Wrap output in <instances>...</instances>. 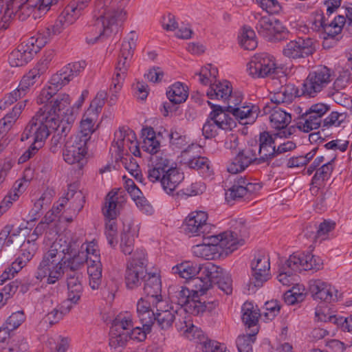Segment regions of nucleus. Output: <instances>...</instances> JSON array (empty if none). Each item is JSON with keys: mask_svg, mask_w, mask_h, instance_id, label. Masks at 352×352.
<instances>
[{"mask_svg": "<svg viewBox=\"0 0 352 352\" xmlns=\"http://www.w3.org/2000/svg\"><path fill=\"white\" fill-rule=\"evenodd\" d=\"M240 45L246 50H253L257 46L254 31L249 26H244L239 36Z\"/></svg>", "mask_w": 352, "mask_h": 352, "instance_id": "nucleus-48", "label": "nucleus"}, {"mask_svg": "<svg viewBox=\"0 0 352 352\" xmlns=\"http://www.w3.org/2000/svg\"><path fill=\"white\" fill-rule=\"evenodd\" d=\"M39 109L32 118L21 135L24 141L33 137L34 143L43 142L54 131L50 141V151L55 153L60 147L65 137L70 131L75 117L69 109L70 98L66 94H61Z\"/></svg>", "mask_w": 352, "mask_h": 352, "instance_id": "nucleus-1", "label": "nucleus"}, {"mask_svg": "<svg viewBox=\"0 0 352 352\" xmlns=\"http://www.w3.org/2000/svg\"><path fill=\"white\" fill-rule=\"evenodd\" d=\"M54 55L52 50L46 51L36 66L24 76V81L32 80L35 84L41 78V76L46 71L48 64L51 62Z\"/></svg>", "mask_w": 352, "mask_h": 352, "instance_id": "nucleus-33", "label": "nucleus"}, {"mask_svg": "<svg viewBox=\"0 0 352 352\" xmlns=\"http://www.w3.org/2000/svg\"><path fill=\"white\" fill-rule=\"evenodd\" d=\"M168 100L174 104L184 102L188 96V87L180 82H175L166 91Z\"/></svg>", "mask_w": 352, "mask_h": 352, "instance_id": "nucleus-37", "label": "nucleus"}, {"mask_svg": "<svg viewBox=\"0 0 352 352\" xmlns=\"http://www.w3.org/2000/svg\"><path fill=\"white\" fill-rule=\"evenodd\" d=\"M280 91L283 94L285 104L292 103L296 97L299 96L298 89L293 85L281 87Z\"/></svg>", "mask_w": 352, "mask_h": 352, "instance_id": "nucleus-63", "label": "nucleus"}, {"mask_svg": "<svg viewBox=\"0 0 352 352\" xmlns=\"http://www.w3.org/2000/svg\"><path fill=\"white\" fill-rule=\"evenodd\" d=\"M57 245L58 244L53 243L50 249L43 254L34 274L35 278L40 281L46 278V283L49 285L55 284L60 280L65 270L77 271L87 260L84 252L66 259L64 250L58 249Z\"/></svg>", "mask_w": 352, "mask_h": 352, "instance_id": "nucleus-3", "label": "nucleus"}, {"mask_svg": "<svg viewBox=\"0 0 352 352\" xmlns=\"http://www.w3.org/2000/svg\"><path fill=\"white\" fill-rule=\"evenodd\" d=\"M201 264L191 261H186L172 268L173 273L186 280H190L192 284V279L199 276Z\"/></svg>", "mask_w": 352, "mask_h": 352, "instance_id": "nucleus-31", "label": "nucleus"}, {"mask_svg": "<svg viewBox=\"0 0 352 352\" xmlns=\"http://www.w3.org/2000/svg\"><path fill=\"white\" fill-rule=\"evenodd\" d=\"M258 5L270 14H276L281 10V6L277 0H256Z\"/></svg>", "mask_w": 352, "mask_h": 352, "instance_id": "nucleus-55", "label": "nucleus"}, {"mask_svg": "<svg viewBox=\"0 0 352 352\" xmlns=\"http://www.w3.org/2000/svg\"><path fill=\"white\" fill-rule=\"evenodd\" d=\"M152 307L156 309L155 322L158 327L162 330H167L170 328L173 323L175 321L178 324H181L179 318H182L184 310L182 308L174 309V307L168 305L165 300L152 305ZM182 321V319H181Z\"/></svg>", "mask_w": 352, "mask_h": 352, "instance_id": "nucleus-14", "label": "nucleus"}, {"mask_svg": "<svg viewBox=\"0 0 352 352\" xmlns=\"http://www.w3.org/2000/svg\"><path fill=\"white\" fill-rule=\"evenodd\" d=\"M256 155V151L253 149L240 151L228 166V171L232 174H236L244 170L251 164L257 165Z\"/></svg>", "mask_w": 352, "mask_h": 352, "instance_id": "nucleus-24", "label": "nucleus"}, {"mask_svg": "<svg viewBox=\"0 0 352 352\" xmlns=\"http://www.w3.org/2000/svg\"><path fill=\"white\" fill-rule=\"evenodd\" d=\"M213 284L227 295L232 292V280L226 271L210 262L202 263L199 276L192 279V287L199 288L201 296H204Z\"/></svg>", "mask_w": 352, "mask_h": 352, "instance_id": "nucleus-4", "label": "nucleus"}, {"mask_svg": "<svg viewBox=\"0 0 352 352\" xmlns=\"http://www.w3.org/2000/svg\"><path fill=\"white\" fill-rule=\"evenodd\" d=\"M329 109V106L323 103L311 105L309 110L302 115V118H305V122H298V129L305 133L318 129L321 125V118Z\"/></svg>", "mask_w": 352, "mask_h": 352, "instance_id": "nucleus-18", "label": "nucleus"}, {"mask_svg": "<svg viewBox=\"0 0 352 352\" xmlns=\"http://www.w3.org/2000/svg\"><path fill=\"white\" fill-rule=\"evenodd\" d=\"M147 265L145 250L137 248L126 264L124 283L127 289L133 290L141 286L148 274Z\"/></svg>", "mask_w": 352, "mask_h": 352, "instance_id": "nucleus-7", "label": "nucleus"}, {"mask_svg": "<svg viewBox=\"0 0 352 352\" xmlns=\"http://www.w3.org/2000/svg\"><path fill=\"white\" fill-rule=\"evenodd\" d=\"M34 85V83L32 80L24 81L23 76L19 85L18 88L10 92L8 95H6L2 100H1L0 109H6L9 105H11L14 102H16L18 98L23 97L26 94L29 87Z\"/></svg>", "mask_w": 352, "mask_h": 352, "instance_id": "nucleus-34", "label": "nucleus"}, {"mask_svg": "<svg viewBox=\"0 0 352 352\" xmlns=\"http://www.w3.org/2000/svg\"><path fill=\"white\" fill-rule=\"evenodd\" d=\"M330 69L327 67H320L311 72L302 87V95L315 97L331 81Z\"/></svg>", "mask_w": 352, "mask_h": 352, "instance_id": "nucleus-10", "label": "nucleus"}, {"mask_svg": "<svg viewBox=\"0 0 352 352\" xmlns=\"http://www.w3.org/2000/svg\"><path fill=\"white\" fill-rule=\"evenodd\" d=\"M76 19V16H74L65 8L53 25H50L43 30L49 32V36L52 39L54 36L61 33L66 27L74 23Z\"/></svg>", "mask_w": 352, "mask_h": 352, "instance_id": "nucleus-30", "label": "nucleus"}, {"mask_svg": "<svg viewBox=\"0 0 352 352\" xmlns=\"http://www.w3.org/2000/svg\"><path fill=\"white\" fill-rule=\"evenodd\" d=\"M205 298L204 296H201L199 288L190 290L179 287L174 292L172 301L184 310V316H199L206 311H212L219 304L217 300L207 301Z\"/></svg>", "mask_w": 352, "mask_h": 352, "instance_id": "nucleus-5", "label": "nucleus"}, {"mask_svg": "<svg viewBox=\"0 0 352 352\" xmlns=\"http://www.w3.org/2000/svg\"><path fill=\"white\" fill-rule=\"evenodd\" d=\"M192 254L199 258H203L206 260L214 259L217 254L216 245L206 243L204 241L201 244L193 245L192 248Z\"/></svg>", "mask_w": 352, "mask_h": 352, "instance_id": "nucleus-47", "label": "nucleus"}, {"mask_svg": "<svg viewBox=\"0 0 352 352\" xmlns=\"http://www.w3.org/2000/svg\"><path fill=\"white\" fill-rule=\"evenodd\" d=\"M117 192H109L106 197L105 205L102 208V213L105 218V234L109 244L112 247L117 244Z\"/></svg>", "mask_w": 352, "mask_h": 352, "instance_id": "nucleus-9", "label": "nucleus"}, {"mask_svg": "<svg viewBox=\"0 0 352 352\" xmlns=\"http://www.w3.org/2000/svg\"><path fill=\"white\" fill-rule=\"evenodd\" d=\"M182 319V321H181V318H179V321L181 323L180 324L177 322V329L179 331H183L185 336L188 339L199 342L204 346L208 338L204 334L201 329L192 324L191 315L184 316Z\"/></svg>", "mask_w": 352, "mask_h": 352, "instance_id": "nucleus-25", "label": "nucleus"}, {"mask_svg": "<svg viewBox=\"0 0 352 352\" xmlns=\"http://www.w3.org/2000/svg\"><path fill=\"white\" fill-rule=\"evenodd\" d=\"M319 27L322 28L325 40L332 38L335 39L336 36L342 32L340 27L336 26L332 23H327L324 16L322 15L319 21Z\"/></svg>", "mask_w": 352, "mask_h": 352, "instance_id": "nucleus-51", "label": "nucleus"}, {"mask_svg": "<svg viewBox=\"0 0 352 352\" xmlns=\"http://www.w3.org/2000/svg\"><path fill=\"white\" fill-rule=\"evenodd\" d=\"M309 292L315 300L330 303L338 300V290L321 280L311 281Z\"/></svg>", "mask_w": 352, "mask_h": 352, "instance_id": "nucleus-20", "label": "nucleus"}, {"mask_svg": "<svg viewBox=\"0 0 352 352\" xmlns=\"http://www.w3.org/2000/svg\"><path fill=\"white\" fill-rule=\"evenodd\" d=\"M257 107L252 105L251 107L247 105H240L237 108H234L231 114L236 120H243L245 118L254 120L257 117Z\"/></svg>", "mask_w": 352, "mask_h": 352, "instance_id": "nucleus-49", "label": "nucleus"}, {"mask_svg": "<svg viewBox=\"0 0 352 352\" xmlns=\"http://www.w3.org/2000/svg\"><path fill=\"white\" fill-rule=\"evenodd\" d=\"M278 69L279 67L276 66L274 58L267 53L254 55L248 64V71L253 78H265L278 74Z\"/></svg>", "mask_w": 352, "mask_h": 352, "instance_id": "nucleus-12", "label": "nucleus"}, {"mask_svg": "<svg viewBox=\"0 0 352 352\" xmlns=\"http://www.w3.org/2000/svg\"><path fill=\"white\" fill-rule=\"evenodd\" d=\"M246 195L244 187L232 185L226 192V200L230 203L241 199Z\"/></svg>", "mask_w": 352, "mask_h": 352, "instance_id": "nucleus-57", "label": "nucleus"}, {"mask_svg": "<svg viewBox=\"0 0 352 352\" xmlns=\"http://www.w3.org/2000/svg\"><path fill=\"white\" fill-rule=\"evenodd\" d=\"M52 195L50 192H45L41 197L34 203L33 208L30 214H31L30 221H34L40 217V211L44 206H48L51 204Z\"/></svg>", "mask_w": 352, "mask_h": 352, "instance_id": "nucleus-50", "label": "nucleus"}, {"mask_svg": "<svg viewBox=\"0 0 352 352\" xmlns=\"http://www.w3.org/2000/svg\"><path fill=\"white\" fill-rule=\"evenodd\" d=\"M208 104L212 109L209 114V118L214 122L218 129L231 131L236 126L235 119L230 116L231 112L224 106L212 104L208 102Z\"/></svg>", "mask_w": 352, "mask_h": 352, "instance_id": "nucleus-21", "label": "nucleus"}, {"mask_svg": "<svg viewBox=\"0 0 352 352\" xmlns=\"http://www.w3.org/2000/svg\"><path fill=\"white\" fill-rule=\"evenodd\" d=\"M216 128H217V126L214 122L208 117L202 128L203 135L206 139L214 138L218 134Z\"/></svg>", "mask_w": 352, "mask_h": 352, "instance_id": "nucleus-64", "label": "nucleus"}, {"mask_svg": "<svg viewBox=\"0 0 352 352\" xmlns=\"http://www.w3.org/2000/svg\"><path fill=\"white\" fill-rule=\"evenodd\" d=\"M291 256H294L300 260L299 264H298V272L311 270L318 271L322 265V262L319 257H316L309 253L306 254L305 253H294Z\"/></svg>", "mask_w": 352, "mask_h": 352, "instance_id": "nucleus-35", "label": "nucleus"}, {"mask_svg": "<svg viewBox=\"0 0 352 352\" xmlns=\"http://www.w3.org/2000/svg\"><path fill=\"white\" fill-rule=\"evenodd\" d=\"M242 312L241 319L245 325L248 329L257 327L260 317L259 309L254 307L251 302H245L242 306Z\"/></svg>", "mask_w": 352, "mask_h": 352, "instance_id": "nucleus-38", "label": "nucleus"}, {"mask_svg": "<svg viewBox=\"0 0 352 352\" xmlns=\"http://www.w3.org/2000/svg\"><path fill=\"white\" fill-rule=\"evenodd\" d=\"M134 238L129 232L121 234L120 248L125 255H133Z\"/></svg>", "mask_w": 352, "mask_h": 352, "instance_id": "nucleus-53", "label": "nucleus"}, {"mask_svg": "<svg viewBox=\"0 0 352 352\" xmlns=\"http://www.w3.org/2000/svg\"><path fill=\"white\" fill-rule=\"evenodd\" d=\"M92 263L87 267L89 275V285L93 289H98L102 279V264L100 255H96L95 259H91Z\"/></svg>", "mask_w": 352, "mask_h": 352, "instance_id": "nucleus-41", "label": "nucleus"}, {"mask_svg": "<svg viewBox=\"0 0 352 352\" xmlns=\"http://www.w3.org/2000/svg\"><path fill=\"white\" fill-rule=\"evenodd\" d=\"M94 122L93 118H87L80 122V131L74 136H79L82 140L87 139L90 142L91 135L94 132Z\"/></svg>", "mask_w": 352, "mask_h": 352, "instance_id": "nucleus-52", "label": "nucleus"}, {"mask_svg": "<svg viewBox=\"0 0 352 352\" xmlns=\"http://www.w3.org/2000/svg\"><path fill=\"white\" fill-rule=\"evenodd\" d=\"M85 60L74 62L64 66L58 72L54 74L50 79V85L43 88L36 98V103L42 104L56 98L59 94L57 91L68 84L74 77L78 76L85 68Z\"/></svg>", "mask_w": 352, "mask_h": 352, "instance_id": "nucleus-6", "label": "nucleus"}, {"mask_svg": "<svg viewBox=\"0 0 352 352\" xmlns=\"http://www.w3.org/2000/svg\"><path fill=\"white\" fill-rule=\"evenodd\" d=\"M263 110L265 114L271 113L270 116L271 126L276 130L285 129L292 121L291 114L280 107L265 104Z\"/></svg>", "mask_w": 352, "mask_h": 352, "instance_id": "nucleus-26", "label": "nucleus"}, {"mask_svg": "<svg viewBox=\"0 0 352 352\" xmlns=\"http://www.w3.org/2000/svg\"><path fill=\"white\" fill-rule=\"evenodd\" d=\"M91 0H73L65 8L78 19L81 12L88 6ZM112 0H95L92 12V19L88 25L86 41L89 44H94L108 38L111 32V26L123 21L126 12L111 8Z\"/></svg>", "mask_w": 352, "mask_h": 352, "instance_id": "nucleus-2", "label": "nucleus"}, {"mask_svg": "<svg viewBox=\"0 0 352 352\" xmlns=\"http://www.w3.org/2000/svg\"><path fill=\"white\" fill-rule=\"evenodd\" d=\"M243 95L241 92L232 91V94H230L226 100L227 102V106L224 107L229 109L230 112H232L234 108H237L241 105Z\"/></svg>", "mask_w": 352, "mask_h": 352, "instance_id": "nucleus-61", "label": "nucleus"}, {"mask_svg": "<svg viewBox=\"0 0 352 352\" xmlns=\"http://www.w3.org/2000/svg\"><path fill=\"white\" fill-rule=\"evenodd\" d=\"M127 133L125 127L119 129L114 134V140L112 142V146L118 148V152L120 153L124 151L125 145V140H126Z\"/></svg>", "mask_w": 352, "mask_h": 352, "instance_id": "nucleus-59", "label": "nucleus"}, {"mask_svg": "<svg viewBox=\"0 0 352 352\" xmlns=\"http://www.w3.org/2000/svg\"><path fill=\"white\" fill-rule=\"evenodd\" d=\"M251 270L250 285H253L255 287H262L263 283L270 278L269 257L258 252L251 263Z\"/></svg>", "mask_w": 352, "mask_h": 352, "instance_id": "nucleus-16", "label": "nucleus"}, {"mask_svg": "<svg viewBox=\"0 0 352 352\" xmlns=\"http://www.w3.org/2000/svg\"><path fill=\"white\" fill-rule=\"evenodd\" d=\"M274 133L271 134L268 131L260 133L258 138V148L257 157V165L263 163L267 164L276 157V145Z\"/></svg>", "mask_w": 352, "mask_h": 352, "instance_id": "nucleus-19", "label": "nucleus"}, {"mask_svg": "<svg viewBox=\"0 0 352 352\" xmlns=\"http://www.w3.org/2000/svg\"><path fill=\"white\" fill-rule=\"evenodd\" d=\"M255 28L258 35L269 42L276 43L289 40V31L278 20L265 16L258 19Z\"/></svg>", "mask_w": 352, "mask_h": 352, "instance_id": "nucleus-8", "label": "nucleus"}, {"mask_svg": "<svg viewBox=\"0 0 352 352\" xmlns=\"http://www.w3.org/2000/svg\"><path fill=\"white\" fill-rule=\"evenodd\" d=\"M300 260L294 256H290L279 267V274L277 278L283 285L289 286L295 280L294 275L298 272V264Z\"/></svg>", "mask_w": 352, "mask_h": 352, "instance_id": "nucleus-28", "label": "nucleus"}, {"mask_svg": "<svg viewBox=\"0 0 352 352\" xmlns=\"http://www.w3.org/2000/svg\"><path fill=\"white\" fill-rule=\"evenodd\" d=\"M25 316L23 311L14 312L6 320V327L11 331L18 328L25 320Z\"/></svg>", "mask_w": 352, "mask_h": 352, "instance_id": "nucleus-56", "label": "nucleus"}, {"mask_svg": "<svg viewBox=\"0 0 352 352\" xmlns=\"http://www.w3.org/2000/svg\"><path fill=\"white\" fill-rule=\"evenodd\" d=\"M335 158L324 164L316 170L312 177L311 185H315L316 187L321 186L324 181L329 179L333 170V162Z\"/></svg>", "mask_w": 352, "mask_h": 352, "instance_id": "nucleus-45", "label": "nucleus"}, {"mask_svg": "<svg viewBox=\"0 0 352 352\" xmlns=\"http://www.w3.org/2000/svg\"><path fill=\"white\" fill-rule=\"evenodd\" d=\"M258 328L253 329L251 333L246 335H239L236 340V344L239 352H253L252 344L256 340V335Z\"/></svg>", "mask_w": 352, "mask_h": 352, "instance_id": "nucleus-46", "label": "nucleus"}, {"mask_svg": "<svg viewBox=\"0 0 352 352\" xmlns=\"http://www.w3.org/2000/svg\"><path fill=\"white\" fill-rule=\"evenodd\" d=\"M34 57L29 47L24 43L20 44L9 55L8 60L12 67H22L30 62Z\"/></svg>", "mask_w": 352, "mask_h": 352, "instance_id": "nucleus-32", "label": "nucleus"}, {"mask_svg": "<svg viewBox=\"0 0 352 352\" xmlns=\"http://www.w3.org/2000/svg\"><path fill=\"white\" fill-rule=\"evenodd\" d=\"M152 166L162 171L164 174L167 172V169L172 168L170 164V160L162 155H155L151 158Z\"/></svg>", "mask_w": 352, "mask_h": 352, "instance_id": "nucleus-60", "label": "nucleus"}, {"mask_svg": "<svg viewBox=\"0 0 352 352\" xmlns=\"http://www.w3.org/2000/svg\"><path fill=\"white\" fill-rule=\"evenodd\" d=\"M152 301L140 298L136 305L137 316L146 330L151 331L155 322V312L151 309Z\"/></svg>", "mask_w": 352, "mask_h": 352, "instance_id": "nucleus-27", "label": "nucleus"}, {"mask_svg": "<svg viewBox=\"0 0 352 352\" xmlns=\"http://www.w3.org/2000/svg\"><path fill=\"white\" fill-rule=\"evenodd\" d=\"M203 235L206 243L216 245L217 254H230L236 250L239 245H242L244 243V240L239 239L238 234L234 230H228L218 235L208 236H206V234Z\"/></svg>", "mask_w": 352, "mask_h": 352, "instance_id": "nucleus-11", "label": "nucleus"}, {"mask_svg": "<svg viewBox=\"0 0 352 352\" xmlns=\"http://www.w3.org/2000/svg\"><path fill=\"white\" fill-rule=\"evenodd\" d=\"M129 340V332L116 330L115 328H111L109 332L110 347L114 352H122L126 345Z\"/></svg>", "mask_w": 352, "mask_h": 352, "instance_id": "nucleus-39", "label": "nucleus"}, {"mask_svg": "<svg viewBox=\"0 0 352 352\" xmlns=\"http://www.w3.org/2000/svg\"><path fill=\"white\" fill-rule=\"evenodd\" d=\"M208 214L204 211L192 212L186 218L183 225L186 234L192 236L209 234L212 228L207 223Z\"/></svg>", "mask_w": 352, "mask_h": 352, "instance_id": "nucleus-17", "label": "nucleus"}, {"mask_svg": "<svg viewBox=\"0 0 352 352\" xmlns=\"http://www.w3.org/2000/svg\"><path fill=\"white\" fill-rule=\"evenodd\" d=\"M69 310V307L64 308L63 305H57L46 315L45 318L49 323L52 325L58 322Z\"/></svg>", "mask_w": 352, "mask_h": 352, "instance_id": "nucleus-54", "label": "nucleus"}, {"mask_svg": "<svg viewBox=\"0 0 352 352\" xmlns=\"http://www.w3.org/2000/svg\"><path fill=\"white\" fill-rule=\"evenodd\" d=\"M167 135L170 139V144L175 145L179 148H181L186 144V136L178 131L176 127L172 128L170 133H167Z\"/></svg>", "mask_w": 352, "mask_h": 352, "instance_id": "nucleus-58", "label": "nucleus"}, {"mask_svg": "<svg viewBox=\"0 0 352 352\" xmlns=\"http://www.w3.org/2000/svg\"><path fill=\"white\" fill-rule=\"evenodd\" d=\"M51 40L49 36V32H45L43 30L38 31L36 36L30 38L25 44L29 47V50L34 56L41 49L44 47Z\"/></svg>", "mask_w": 352, "mask_h": 352, "instance_id": "nucleus-42", "label": "nucleus"}, {"mask_svg": "<svg viewBox=\"0 0 352 352\" xmlns=\"http://www.w3.org/2000/svg\"><path fill=\"white\" fill-rule=\"evenodd\" d=\"M315 50L311 38L299 37L295 40H290L283 47V54L290 59H298L312 55Z\"/></svg>", "mask_w": 352, "mask_h": 352, "instance_id": "nucleus-15", "label": "nucleus"}, {"mask_svg": "<svg viewBox=\"0 0 352 352\" xmlns=\"http://www.w3.org/2000/svg\"><path fill=\"white\" fill-rule=\"evenodd\" d=\"M167 172L163 174L161 178V186L164 190L168 195L173 192L178 185L184 180V175L177 167L167 169Z\"/></svg>", "mask_w": 352, "mask_h": 352, "instance_id": "nucleus-29", "label": "nucleus"}, {"mask_svg": "<svg viewBox=\"0 0 352 352\" xmlns=\"http://www.w3.org/2000/svg\"><path fill=\"white\" fill-rule=\"evenodd\" d=\"M28 100L18 102L13 108L10 113H7L2 119L0 120V126L3 128L4 131H8L12 126V124L19 118L23 109H24Z\"/></svg>", "mask_w": 352, "mask_h": 352, "instance_id": "nucleus-44", "label": "nucleus"}, {"mask_svg": "<svg viewBox=\"0 0 352 352\" xmlns=\"http://www.w3.org/2000/svg\"><path fill=\"white\" fill-rule=\"evenodd\" d=\"M143 292L146 297L152 301V305L164 300L162 296V280L159 274L148 272L143 282Z\"/></svg>", "mask_w": 352, "mask_h": 352, "instance_id": "nucleus-22", "label": "nucleus"}, {"mask_svg": "<svg viewBox=\"0 0 352 352\" xmlns=\"http://www.w3.org/2000/svg\"><path fill=\"white\" fill-rule=\"evenodd\" d=\"M89 143L87 138L82 140L79 136H72L65 144L63 153L64 160L69 164L78 163L82 167L87 154Z\"/></svg>", "mask_w": 352, "mask_h": 352, "instance_id": "nucleus-13", "label": "nucleus"}, {"mask_svg": "<svg viewBox=\"0 0 352 352\" xmlns=\"http://www.w3.org/2000/svg\"><path fill=\"white\" fill-rule=\"evenodd\" d=\"M10 352H29V345L24 338L12 340L8 346Z\"/></svg>", "mask_w": 352, "mask_h": 352, "instance_id": "nucleus-62", "label": "nucleus"}, {"mask_svg": "<svg viewBox=\"0 0 352 352\" xmlns=\"http://www.w3.org/2000/svg\"><path fill=\"white\" fill-rule=\"evenodd\" d=\"M132 36L128 41H123L120 48V54L116 70L117 72V77H120L121 75L125 76L126 72L129 67V61L133 55V50L135 47V35L131 32Z\"/></svg>", "mask_w": 352, "mask_h": 352, "instance_id": "nucleus-23", "label": "nucleus"}, {"mask_svg": "<svg viewBox=\"0 0 352 352\" xmlns=\"http://www.w3.org/2000/svg\"><path fill=\"white\" fill-rule=\"evenodd\" d=\"M336 227V223L331 220H324L320 223L316 232H311L309 233L308 230L306 231L305 235L307 237L313 238L314 243H321L322 241L327 239L328 234L333 230Z\"/></svg>", "mask_w": 352, "mask_h": 352, "instance_id": "nucleus-40", "label": "nucleus"}, {"mask_svg": "<svg viewBox=\"0 0 352 352\" xmlns=\"http://www.w3.org/2000/svg\"><path fill=\"white\" fill-rule=\"evenodd\" d=\"M210 163L207 157L197 156L190 159L187 164L190 168L197 170L203 177H210L212 172Z\"/></svg>", "mask_w": 352, "mask_h": 352, "instance_id": "nucleus-43", "label": "nucleus"}, {"mask_svg": "<svg viewBox=\"0 0 352 352\" xmlns=\"http://www.w3.org/2000/svg\"><path fill=\"white\" fill-rule=\"evenodd\" d=\"M232 87L228 80L213 82L207 91V96L210 99H223L226 101L230 94H232Z\"/></svg>", "mask_w": 352, "mask_h": 352, "instance_id": "nucleus-36", "label": "nucleus"}]
</instances>
